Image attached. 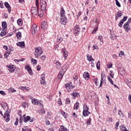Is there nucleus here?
<instances>
[{"instance_id":"16","label":"nucleus","mask_w":131,"mask_h":131,"mask_svg":"<svg viewBox=\"0 0 131 131\" xmlns=\"http://www.w3.org/2000/svg\"><path fill=\"white\" fill-rule=\"evenodd\" d=\"M47 22L43 21L41 24V28L42 29H47Z\"/></svg>"},{"instance_id":"58","label":"nucleus","mask_w":131,"mask_h":131,"mask_svg":"<svg viewBox=\"0 0 131 131\" xmlns=\"http://www.w3.org/2000/svg\"><path fill=\"white\" fill-rule=\"evenodd\" d=\"M0 8H4V3H3L2 1H0Z\"/></svg>"},{"instance_id":"33","label":"nucleus","mask_w":131,"mask_h":131,"mask_svg":"<svg viewBox=\"0 0 131 131\" xmlns=\"http://www.w3.org/2000/svg\"><path fill=\"white\" fill-rule=\"evenodd\" d=\"M100 66H101V62L100 61H98L97 63L96 64V67L98 70H99V69H100Z\"/></svg>"},{"instance_id":"32","label":"nucleus","mask_w":131,"mask_h":131,"mask_svg":"<svg viewBox=\"0 0 131 131\" xmlns=\"http://www.w3.org/2000/svg\"><path fill=\"white\" fill-rule=\"evenodd\" d=\"M80 30L79 29H77V30H74V34L77 36V35H78V34H79V33L80 32V31H79Z\"/></svg>"},{"instance_id":"54","label":"nucleus","mask_w":131,"mask_h":131,"mask_svg":"<svg viewBox=\"0 0 131 131\" xmlns=\"http://www.w3.org/2000/svg\"><path fill=\"white\" fill-rule=\"evenodd\" d=\"M60 22H61V23H66V19H65V18H61Z\"/></svg>"},{"instance_id":"64","label":"nucleus","mask_w":131,"mask_h":131,"mask_svg":"<svg viewBox=\"0 0 131 131\" xmlns=\"http://www.w3.org/2000/svg\"><path fill=\"white\" fill-rule=\"evenodd\" d=\"M70 103V99L69 98H67V104H69Z\"/></svg>"},{"instance_id":"27","label":"nucleus","mask_w":131,"mask_h":131,"mask_svg":"<svg viewBox=\"0 0 131 131\" xmlns=\"http://www.w3.org/2000/svg\"><path fill=\"white\" fill-rule=\"evenodd\" d=\"M9 55H11V52H10V51H7L4 54V57L5 58H8V57H9Z\"/></svg>"},{"instance_id":"13","label":"nucleus","mask_w":131,"mask_h":131,"mask_svg":"<svg viewBox=\"0 0 131 131\" xmlns=\"http://www.w3.org/2000/svg\"><path fill=\"white\" fill-rule=\"evenodd\" d=\"M7 67L8 68L10 72H14V70H15V67L14 66H7Z\"/></svg>"},{"instance_id":"51","label":"nucleus","mask_w":131,"mask_h":131,"mask_svg":"<svg viewBox=\"0 0 131 131\" xmlns=\"http://www.w3.org/2000/svg\"><path fill=\"white\" fill-rule=\"evenodd\" d=\"M127 20V16H124L123 18L121 20L123 22H125V21Z\"/></svg>"},{"instance_id":"35","label":"nucleus","mask_w":131,"mask_h":131,"mask_svg":"<svg viewBox=\"0 0 131 131\" xmlns=\"http://www.w3.org/2000/svg\"><path fill=\"white\" fill-rule=\"evenodd\" d=\"M91 122H92V119L89 118L86 121V125H91Z\"/></svg>"},{"instance_id":"61","label":"nucleus","mask_w":131,"mask_h":131,"mask_svg":"<svg viewBox=\"0 0 131 131\" xmlns=\"http://www.w3.org/2000/svg\"><path fill=\"white\" fill-rule=\"evenodd\" d=\"M123 55H124V52L121 51L120 53H119V57H121Z\"/></svg>"},{"instance_id":"45","label":"nucleus","mask_w":131,"mask_h":131,"mask_svg":"<svg viewBox=\"0 0 131 131\" xmlns=\"http://www.w3.org/2000/svg\"><path fill=\"white\" fill-rule=\"evenodd\" d=\"M83 110L85 111H89V107H88V105H84L83 106Z\"/></svg>"},{"instance_id":"19","label":"nucleus","mask_w":131,"mask_h":131,"mask_svg":"<svg viewBox=\"0 0 131 131\" xmlns=\"http://www.w3.org/2000/svg\"><path fill=\"white\" fill-rule=\"evenodd\" d=\"M86 57L88 58V60L90 62H91V61L95 60V59H94V58H93V57H92V55L90 56L89 54H87Z\"/></svg>"},{"instance_id":"28","label":"nucleus","mask_w":131,"mask_h":131,"mask_svg":"<svg viewBox=\"0 0 131 131\" xmlns=\"http://www.w3.org/2000/svg\"><path fill=\"white\" fill-rule=\"evenodd\" d=\"M78 107H79V102H76L74 106V109L75 110H77Z\"/></svg>"},{"instance_id":"7","label":"nucleus","mask_w":131,"mask_h":131,"mask_svg":"<svg viewBox=\"0 0 131 131\" xmlns=\"http://www.w3.org/2000/svg\"><path fill=\"white\" fill-rule=\"evenodd\" d=\"M60 17L61 18H64L66 19V16L65 15V10H64V8L63 6L61 7V11H60Z\"/></svg>"},{"instance_id":"30","label":"nucleus","mask_w":131,"mask_h":131,"mask_svg":"<svg viewBox=\"0 0 131 131\" xmlns=\"http://www.w3.org/2000/svg\"><path fill=\"white\" fill-rule=\"evenodd\" d=\"M32 103L33 104V105H37V103H38V100L36 99H34V100H32Z\"/></svg>"},{"instance_id":"31","label":"nucleus","mask_w":131,"mask_h":131,"mask_svg":"<svg viewBox=\"0 0 131 131\" xmlns=\"http://www.w3.org/2000/svg\"><path fill=\"white\" fill-rule=\"evenodd\" d=\"M5 30H6V29H4L2 31L0 35L1 36H5V35H6L7 34V33H6V32H5Z\"/></svg>"},{"instance_id":"21","label":"nucleus","mask_w":131,"mask_h":131,"mask_svg":"<svg viewBox=\"0 0 131 131\" xmlns=\"http://www.w3.org/2000/svg\"><path fill=\"white\" fill-rule=\"evenodd\" d=\"M63 57L64 60H67V57H68V52L67 51H64L63 52Z\"/></svg>"},{"instance_id":"52","label":"nucleus","mask_w":131,"mask_h":131,"mask_svg":"<svg viewBox=\"0 0 131 131\" xmlns=\"http://www.w3.org/2000/svg\"><path fill=\"white\" fill-rule=\"evenodd\" d=\"M116 6H117V7H118L119 8H120V7H121V5H120V3H119V2H118V1H116Z\"/></svg>"},{"instance_id":"18","label":"nucleus","mask_w":131,"mask_h":131,"mask_svg":"<svg viewBox=\"0 0 131 131\" xmlns=\"http://www.w3.org/2000/svg\"><path fill=\"white\" fill-rule=\"evenodd\" d=\"M45 76H46L45 74L41 75V79L40 80L41 84H45Z\"/></svg>"},{"instance_id":"11","label":"nucleus","mask_w":131,"mask_h":131,"mask_svg":"<svg viewBox=\"0 0 131 131\" xmlns=\"http://www.w3.org/2000/svg\"><path fill=\"white\" fill-rule=\"evenodd\" d=\"M4 6L7 8L8 13L10 14V13H11V6H10V4H9L8 2H5L4 3Z\"/></svg>"},{"instance_id":"4","label":"nucleus","mask_w":131,"mask_h":131,"mask_svg":"<svg viewBox=\"0 0 131 131\" xmlns=\"http://www.w3.org/2000/svg\"><path fill=\"white\" fill-rule=\"evenodd\" d=\"M65 67H66L67 68H68V64H66L63 66V67H62V69H61L60 70V71L59 72V73L58 74V78L59 79H61V78H62V77H63V75H64V73L65 72V71H64V68H65Z\"/></svg>"},{"instance_id":"22","label":"nucleus","mask_w":131,"mask_h":131,"mask_svg":"<svg viewBox=\"0 0 131 131\" xmlns=\"http://www.w3.org/2000/svg\"><path fill=\"white\" fill-rule=\"evenodd\" d=\"M8 25H7V22L6 21H3L2 22V27L3 29H7Z\"/></svg>"},{"instance_id":"10","label":"nucleus","mask_w":131,"mask_h":131,"mask_svg":"<svg viewBox=\"0 0 131 131\" xmlns=\"http://www.w3.org/2000/svg\"><path fill=\"white\" fill-rule=\"evenodd\" d=\"M25 69L26 70H27L28 73H29L30 75H33V73L32 72V70L31 69V68H30L29 66H27V67H26Z\"/></svg>"},{"instance_id":"1","label":"nucleus","mask_w":131,"mask_h":131,"mask_svg":"<svg viewBox=\"0 0 131 131\" xmlns=\"http://www.w3.org/2000/svg\"><path fill=\"white\" fill-rule=\"evenodd\" d=\"M36 7H32L31 9V14L32 15H39L38 12V9H39V2L38 0H36Z\"/></svg>"},{"instance_id":"42","label":"nucleus","mask_w":131,"mask_h":131,"mask_svg":"<svg viewBox=\"0 0 131 131\" xmlns=\"http://www.w3.org/2000/svg\"><path fill=\"white\" fill-rule=\"evenodd\" d=\"M63 40V38H61V37H58L57 39V42H61Z\"/></svg>"},{"instance_id":"34","label":"nucleus","mask_w":131,"mask_h":131,"mask_svg":"<svg viewBox=\"0 0 131 131\" xmlns=\"http://www.w3.org/2000/svg\"><path fill=\"white\" fill-rule=\"evenodd\" d=\"M2 107L3 108V109H5V108H9L8 106V104L7 103H4L3 104H1Z\"/></svg>"},{"instance_id":"12","label":"nucleus","mask_w":131,"mask_h":131,"mask_svg":"<svg viewBox=\"0 0 131 131\" xmlns=\"http://www.w3.org/2000/svg\"><path fill=\"white\" fill-rule=\"evenodd\" d=\"M83 76L85 80H89L90 79V74L88 72H84L83 74Z\"/></svg>"},{"instance_id":"55","label":"nucleus","mask_w":131,"mask_h":131,"mask_svg":"<svg viewBox=\"0 0 131 131\" xmlns=\"http://www.w3.org/2000/svg\"><path fill=\"white\" fill-rule=\"evenodd\" d=\"M98 30V27H96L95 29H94V30L92 31V33L93 34H95L96 32H97V31Z\"/></svg>"},{"instance_id":"36","label":"nucleus","mask_w":131,"mask_h":131,"mask_svg":"<svg viewBox=\"0 0 131 131\" xmlns=\"http://www.w3.org/2000/svg\"><path fill=\"white\" fill-rule=\"evenodd\" d=\"M39 106H40L41 108L43 107V104H42V101H38L37 104Z\"/></svg>"},{"instance_id":"25","label":"nucleus","mask_w":131,"mask_h":131,"mask_svg":"<svg viewBox=\"0 0 131 131\" xmlns=\"http://www.w3.org/2000/svg\"><path fill=\"white\" fill-rule=\"evenodd\" d=\"M54 63L56 64V68H59V67H61V63L59 61H55Z\"/></svg>"},{"instance_id":"2","label":"nucleus","mask_w":131,"mask_h":131,"mask_svg":"<svg viewBox=\"0 0 131 131\" xmlns=\"http://www.w3.org/2000/svg\"><path fill=\"white\" fill-rule=\"evenodd\" d=\"M35 53H34L35 57L37 59L38 58V57L39 55H41L43 53V51H42V49L40 47L36 48H35Z\"/></svg>"},{"instance_id":"60","label":"nucleus","mask_w":131,"mask_h":131,"mask_svg":"<svg viewBox=\"0 0 131 131\" xmlns=\"http://www.w3.org/2000/svg\"><path fill=\"white\" fill-rule=\"evenodd\" d=\"M98 39H99L100 41H102L103 40V36L102 35H100L98 37Z\"/></svg>"},{"instance_id":"49","label":"nucleus","mask_w":131,"mask_h":131,"mask_svg":"<svg viewBox=\"0 0 131 131\" xmlns=\"http://www.w3.org/2000/svg\"><path fill=\"white\" fill-rule=\"evenodd\" d=\"M23 117H21V115H20V119H19V123L20 124H22V122H23Z\"/></svg>"},{"instance_id":"8","label":"nucleus","mask_w":131,"mask_h":131,"mask_svg":"<svg viewBox=\"0 0 131 131\" xmlns=\"http://www.w3.org/2000/svg\"><path fill=\"white\" fill-rule=\"evenodd\" d=\"M123 28L125 29L126 32H128V31L130 30V27H129V24H128V23H125L124 24Z\"/></svg>"},{"instance_id":"59","label":"nucleus","mask_w":131,"mask_h":131,"mask_svg":"<svg viewBox=\"0 0 131 131\" xmlns=\"http://www.w3.org/2000/svg\"><path fill=\"white\" fill-rule=\"evenodd\" d=\"M119 126V121L116 123V129H117V127Z\"/></svg>"},{"instance_id":"24","label":"nucleus","mask_w":131,"mask_h":131,"mask_svg":"<svg viewBox=\"0 0 131 131\" xmlns=\"http://www.w3.org/2000/svg\"><path fill=\"white\" fill-rule=\"evenodd\" d=\"M101 81H105V74H104V72H103L102 73H101Z\"/></svg>"},{"instance_id":"57","label":"nucleus","mask_w":131,"mask_h":131,"mask_svg":"<svg viewBox=\"0 0 131 131\" xmlns=\"http://www.w3.org/2000/svg\"><path fill=\"white\" fill-rule=\"evenodd\" d=\"M0 94L2 95V96H6V93H5L4 91H0Z\"/></svg>"},{"instance_id":"41","label":"nucleus","mask_w":131,"mask_h":131,"mask_svg":"<svg viewBox=\"0 0 131 131\" xmlns=\"http://www.w3.org/2000/svg\"><path fill=\"white\" fill-rule=\"evenodd\" d=\"M9 92H12V93H15L16 92V90L14 89L13 88H10L9 89Z\"/></svg>"},{"instance_id":"23","label":"nucleus","mask_w":131,"mask_h":131,"mask_svg":"<svg viewBox=\"0 0 131 131\" xmlns=\"http://www.w3.org/2000/svg\"><path fill=\"white\" fill-rule=\"evenodd\" d=\"M124 81L128 86L131 84V81L129 79H125Z\"/></svg>"},{"instance_id":"40","label":"nucleus","mask_w":131,"mask_h":131,"mask_svg":"<svg viewBox=\"0 0 131 131\" xmlns=\"http://www.w3.org/2000/svg\"><path fill=\"white\" fill-rule=\"evenodd\" d=\"M119 72L121 75H122L123 74H125V71H124V70H120Z\"/></svg>"},{"instance_id":"14","label":"nucleus","mask_w":131,"mask_h":131,"mask_svg":"<svg viewBox=\"0 0 131 131\" xmlns=\"http://www.w3.org/2000/svg\"><path fill=\"white\" fill-rule=\"evenodd\" d=\"M76 91H77L76 90H74L73 91V93L72 94V96H73V97H74V98H76V97H80L79 93H77Z\"/></svg>"},{"instance_id":"5","label":"nucleus","mask_w":131,"mask_h":131,"mask_svg":"<svg viewBox=\"0 0 131 131\" xmlns=\"http://www.w3.org/2000/svg\"><path fill=\"white\" fill-rule=\"evenodd\" d=\"M3 117L7 122L10 121V112L6 111Z\"/></svg>"},{"instance_id":"39","label":"nucleus","mask_w":131,"mask_h":131,"mask_svg":"<svg viewBox=\"0 0 131 131\" xmlns=\"http://www.w3.org/2000/svg\"><path fill=\"white\" fill-rule=\"evenodd\" d=\"M107 79L108 81L111 82V84H114V83H113V80H112V79L110 78V76L107 77Z\"/></svg>"},{"instance_id":"6","label":"nucleus","mask_w":131,"mask_h":131,"mask_svg":"<svg viewBox=\"0 0 131 131\" xmlns=\"http://www.w3.org/2000/svg\"><path fill=\"white\" fill-rule=\"evenodd\" d=\"M28 121L32 123L34 121V118L31 119V117L29 116H27V117H26V118H24V122H25L26 123V122H28Z\"/></svg>"},{"instance_id":"17","label":"nucleus","mask_w":131,"mask_h":131,"mask_svg":"<svg viewBox=\"0 0 131 131\" xmlns=\"http://www.w3.org/2000/svg\"><path fill=\"white\" fill-rule=\"evenodd\" d=\"M91 112H89V111H83V115L84 116V117H86V116H88V115H90Z\"/></svg>"},{"instance_id":"47","label":"nucleus","mask_w":131,"mask_h":131,"mask_svg":"<svg viewBox=\"0 0 131 131\" xmlns=\"http://www.w3.org/2000/svg\"><path fill=\"white\" fill-rule=\"evenodd\" d=\"M46 58H47L46 55H43L40 58V59L41 61H45L46 60Z\"/></svg>"},{"instance_id":"62","label":"nucleus","mask_w":131,"mask_h":131,"mask_svg":"<svg viewBox=\"0 0 131 131\" xmlns=\"http://www.w3.org/2000/svg\"><path fill=\"white\" fill-rule=\"evenodd\" d=\"M80 15H81V12L79 11L78 13V14L77 15V17L78 18V19L79 18V17L80 16Z\"/></svg>"},{"instance_id":"46","label":"nucleus","mask_w":131,"mask_h":131,"mask_svg":"<svg viewBox=\"0 0 131 131\" xmlns=\"http://www.w3.org/2000/svg\"><path fill=\"white\" fill-rule=\"evenodd\" d=\"M116 16L117 17H121L122 16V13H119V12H117Z\"/></svg>"},{"instance_id":"53","label":"nucleus","mask_w":131,"mask_h":131,"mask_svg":"<svg viewBox=\"0 0 131 131\" xmlns=\"http://www.w3.org/2000/svg\"><path fill=\"white\" fill-rule=\"evenodd\" d=\"M43 10H41V11L40 12V13L39 12V16H40V17H42V16H43V11H42Z\"/></svg>"},{"instance_id":"15","label":"nucleus","mask_w":131,"mask_h":131,"mask_svg":"<svg viewBox=\"0 0 131 131\" xmlns=\"http://www.w3.org/2000/svg\"><path fill=\"white\" fill-rule=\"evenodd\" d=\"M16 46L20 47V48H22V47L24 48V47H25V42L24 41L18 42L16 43Z\"/></svg>"},{"instance_id":"38","label":"nucleus","mask_w":131,"mask_h":131,"mask_svg":"<svg viewBox=\"0 0 131 131\" xmlns=\"http://www.w3.org/2000/svg\"><path fill=\"white\" fill-rule=\"evenodd\" d=\"M110 75L112 78H114V73H113V71H110Z\"/></svg>"},{"instance_id":"3","label":"nucleus","mask_w":131,"mask_h":131,"mask_svg":"<svg viewBox=\"0 0 131 131\" xmlns=\"http://www.w3.org/2000/svg\"><path fill=\"white\" fill-rule=\"evenodd\" d=\"M40 5L41 9V11H46L48 5L47 4V2L43 0H40Z\"/></svg>"},{"instance_id":"37","label":"nucleus","mask_w":131,"mask_h":131,"mask_svg":"<svg viewBox=\"0 0 131 131\" xmlns=\"http://www.w3.org/2000/svg\"><path fill=\"white\" fill-rule=\"evenodd\" d=\"M22 107H23V108H24L25 109V108H26V107H27V106H28V103H26V102H24L22 104H21Z\"/></svg>"},{"instance_id":"29","label":"nucleus","mask_w":131,"mask_h":131,"mask_svg":"<svg viewBox=\"0 0 131 131\" xmlns=\"http://www.w3.org/2000/svg\"><path fill=\"white\" fill-rule=\"evenodd\" d=\"M120 127L121 128V130L122 131H127V129H126V127L124 126V125L121 126H120Z\"/></svg>"},{"instance_id":"20","label":"nucleus","mask_w":131,"mask_h":131,"mask_svg":"<svg viewBox=\"0 0 131 131\" xmlns=\"http://www.w3.org/2000/svg\"><path fill=\"white\" fill-rule=\"evenodd\" d=\"M16 37H17L18 39H21L22 37V33L20 32H18L16 33Z\"/></svg>"},{"instance_id":"26","label":"nucleus","mask_w":131,"mask_h":131,"mask_svg":"<svg viewBox=\"0 0 131 131\" xmlns=\"http://www.w3.org/2000/svg\"><path fill=\"white\" fill-rule=\"evenodd\" d=\"M61 114H62V115H63L64 118H67V117H68V114H67V113H66L65 112L63 111H61Z\"/></svg>"},{"instance_id":"48","label":"nucleus","mask_w":131,"mask_h":131,"mask_svg":"<svg viewBox=\"0 0 131 131\" xmlns=\"http://www.w3.org/2000/svg\"><path fill=\"white\" fill-rule=\"evenodd\" d=\"M96 85H99V82L98 81V78H96L94 80Z\"/></svg>"},{"instance_id":"43","label":"nucleus","mask_w":131,"mask_h":131,"mask_svg":"<svg viewBox=\"0 0 131 131\" xmlns=\"http://www.w3.org/2000/svg\"><path fill=\"white\" fill-rule=\"evenodd\" d=\"M31 61V62H33V63L34 64H37V60L35 59L32 58Z\"/></svg>"},{"instance_id":"56","label":"nucleus","mask_w":131,"mask_h":131,"mask_svg":"<svg viewBox=\"0 0 131 131\" xmlns=\"http://www.w3.org/2000/svg\"><path fill=\"white\" fill-rule=\"evenodd\" d=\"M18 122H19V120L18 119V118H16V121L14 123L15 125H18Z\"/></svg>"},{"instance_id":"44","label":"nucleus","mask_w":131,"mask_h":131,"mask_svg":"<svg viewBox=\"0 0 131 131\" xmlns=\"http://www.w3.org/2000/svg\"><path fill=\"white\" fill-rule=\"evenodd\" d=\"M123 23H124L123 22L122 20H120L118 24L119 27H122V25H123Z\"/></svg>"},{"instance_id":"50","label":"nucleus","mask_w":131,"mask_h":131,"mask_svg":"<svg viewBox=\"0 0 131 131\" xmlns=\"http://www.w3.org/2000/svg\"><path fill=\"white\" fill-rule=\"evenodd\" d=\"M17 24L19 25V26H21L22 25V21H21V19H18L17 20Z\"/></svg>"},{"instance_id":"63","label":"nucleus","mask_w":131,"mask_h":131,"mask_svg":"<svg viewBox=\"0 0 131 131\" xmlns=\"http://www.w3.org/2000/svg\"><path fill=\"white\" fill-rule=\"evenodd\" d=\"M77 29H79L80 30V29H79V26H78V25H77L75 28H74V30H77Z\"/></svg>"},{"instance_id":"9","label":"nucleus","mask_w":131,"mask_h":131,"mask_svg":"<svg viewBox=\"0 0 131 131\" xmlns=\"http://www.w3.org/2000/svg\"><path fill=\"white\" fill-rule=\"evenodd\" d=\"M32 34H35L36 31H37V26L33 25L31 29Z\"/></svg>"}]
</instances>
